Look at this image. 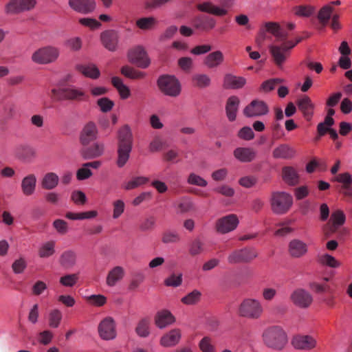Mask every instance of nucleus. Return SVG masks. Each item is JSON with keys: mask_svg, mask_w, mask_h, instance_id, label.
I'll return each mask as SVG.
<instances>
[{"mask_svg": "<svg viewBox=\"0 0 352 352\" xmlns=\"http://www.w3.org/2000/svg\"><path fill=\"white\" fill-rule=\"evenodd\" d=\"M133 138L130 128L124 126L118 131V167H123L128 162L132 151Z\"/></svg>", "mask_w": 352, "mask_h": 352, "instance_id": "nucleus-1", "label": "nucleus"}, {"mask_svg": "<svg viewBox=\"0 0 352 352\" xmlns=\"http://www.w3.org/2000/svg\"><path fill=\"white\" fill-rule=\"evenodd\" d=\"M264 344L274 350L280 351L288 342L285 331L280 327L274 326L265 329L263 333Z\"/></svg>", "mask_w": 352, "mask_h": 352, "instance_id": "nucleus-2", "label": "nucleus"}, {"mask_svg": "<svg viewBox=\"0 0 352 352\" xmlns=\"http://www.w3.org/2000/svg\"><path fill=\"white\" fill-rule=\"evenodd\" d=\"M239 315L241 317L251 319H259L264 311L261 302L256 298H245L239 307Z\"/></svg>", "mask_w": 352, "mask_h": 352, "instance_id": "nucleus-3", "label": "nucleus"}, {"mask_svg": "<svg viewBox=\"0 0 352 352\" xmlns=\"http://www.w3.org/2000/svg\"><path fill=\"white\" fill-rule=\"evenodd\" d=\"M272 210L276 214H283L289 211L293 204V199L286 192H274L270 198Z\"/></svg>", "mask_w": 352, "mask_h": 352, "instance_id": "nucleus-4", "label": "nucleus"}, {"mask_svg": "<svg viewBox=\"0 0 352 352\" xmlns=\"http://www.w3.org/2000/svg\"><path fill=\"white\" fill-rule=\"evenodd\" d=\"M59 56L58 48L52 46L41 47L32 55V60L40 65H46L54 62Z\"/></svg>", "mask_w": 352, "mask_h": 352, "instance_id": "nucleus-5", "label": "nucleus"}, {"mask_svg": "<svg viewBox=\"0 0 352 352\" xmlns=\"http://www.w3.org/2000/svg\"><path fill=\"white\" fill-rule=\"evenodd\" d=\"M295 46L292 41H287L283 42L280 45H271L269 47L270 52L272 55L274 63L278 67H281L289 56V51Z\"/></svg>", "mask_w": 352, "mask_h": 352, "instance_id": "nucleus-6", "label": "nucleus"}, {"mask_svg": "<svg viewBox=\"0 0 352 352\" xmlns=\"http://www.w3.org/2000/svg\"><path fill=\"white\" fill-rule=\"evenodd\" d=\"M223 8L215 6L211 2L206 1L197 5L198 10L214 14L215 16H224L228 10L224 8H230L233 6L234 0H219Z\"/></svg>", "mask_w": 352, "mask_h": 352, "instance_id": "nucleus-7", "label": "nucleus"}, {"mask_svg": "<svg viewBox=\"0 0 352 352\" xmlns=\"http://www.w3.org/2000/svg\"><path fill=\"white\" fill-rule=\"evenodd\" d=\"M269 107L265 102L258 99L253 100L243 111L246 118H258L269 113Z\"/></svg>", "mask_w": 352, "mask_h": 352, "instance_id": "nucleus-8", "label": "nucleus"}, {"mask_svg": "<svg viewBox=\"0 0 352 352\" xmlns=\"http://www.w3.org/2000/svg\"><path fill=\"white\" fill-rule=\"evenodd\" d=\"M36 4V0H10L5 6V12L8 14H16L33 9Z\"/></svg>", "mask_w": 352, "mask_h": 352, "instance_id": "nucleus-9", "label": "nucleus"}, {"mask_svg": "<svg viewBox=\"0 0 352 352\" xmlns=\"http://www.w3.org/2000/svg\"><path fill=\"white\" fill-rule=\"evenodd\" d=\"M128 58L131 63L144 69L148 67L151 63L144 48L140 45L129 51Z\"/></svg>", "mask_w": 352, "mask_h": 352, "instance_id": "nucleus-10", "label": "nucleus"}, {"mask_svg": "<svg viewBox=\"0 0 352 352\" xmlns=\"http://www.w3.org/2000/svg\"><path fill=\"white\" fill-rule=\"evenodd\" d=\"M99 336L104 340H112L117 336L116 322L113 318L106 317L98 324Z\"/></svg>", "mask_w": 352, "mask_h": 352, "instance_id": "nucleus-11", "label": "nucleus"}, {"mask_svg": "<svg viewBox=\"0 0 352 352\" xmlns=\"http://www.w3.org/2000/svg\"><path fill=\"white\" fill-rule=\"evenodd\" d=\"M257 256V254L253 249L243 248L235 250L228 256V261L230 264L248 263Z\"/></svg>", "mask_w": 352, "mask_h": 352, "instance_id": "nucleus-12", "label": "nucleus"}, {"mask_svg": "<svg viewBox=\"0 0 352 352\" xmlns=\"http://www.w3.org/2000/svg\"><path fill=\"white\" fill-rule=\"evenodd\" d=\"M239 223L236 214H232L220 218L216 223V230L221 234H226L234 230Z\"/></svg>", "mask_w": 352, "mask_h": 352, "instance_id": "nucleus-13", "label": "nucleus"}, {"mask_svg": "<svg viewBox=\"0 0 352 352\" xmlns=\"http://www.w3.org/2000/svg\"><path fill=\"white\" fill-rule=\"evenodd\" d=\"M100 41L104 48L115 52L118 48L119 34L113 30H105L100 34Z\"/></svg>", "mask_w": 352, "mask_h": 352, "instance_id": "nucleus-14", "label": "nucleus"}, {"mask_svg": "<svg viewBox=\"0 0 352 352\" xmlns=\"http://www.w3.org/2000/svg\"><path fill=\"white\" fill-rule=\"evenodd\" d=\"M83 96L80 89H52V97L56 100H81Z\"/></svg>", "mask_w": 352, "mask_h": 352, "instance_id": "nucleus-15", "label": "nucleus"}, {"mask_svg": "<svg viewBox=\"0 0 352 352\" xmlns=\"http://www.w3.org/2000/svg\"><path fill=\"white\" fill-rule=\"evenodd\" d=\"M291 299L295 305L300 308L309 307L313 301L311 294L302 289L295 290L291 295Z\"/></svg>", "mask_w": 352, "mask_h": 352, "instance_id": "nucleus-16", "label": "nucleus"}, {"mask_svg": "<svg viewBox=\"0 0 352 352\" xmlns=\"http://www.w3.org/2000/svg\"><path fill=\"white\" fill-rule=\"evenodd\" d=\"M68 4L74 11L85 14L92 12L96 8L94 0H69Z\"/></svg>", "mask_w": 352, "mask_h": 352, "instance_id": "nucleus-17", "label": "nucleus"}, {"mask_svg": "<svg viewBox=\"0 0 352 352\" xmlns=\"http://www.w3.org/2000/svg\"><path fill=\"white\" fill-rule=\"evenodd\" d=\"M308 252L307 243L300 239H292L288 245V252L293 258H300Z\"/></svg>", "mask_w": 352, "mask_h": 352, "instance_id": "nucleus-18", "label": "nucleus"}, {"mask_svg": "<svg viewBox=\"0 0 352 352\" xmlns=\"http://www.w3.org/2000/svg\"><path fill=\"white\" fill-rule=\"evenodd\" d=\"M192 24L195 29L208 32L214 28L216 21L209 16L200 14L194 18Z\"/></svg>", "mask_w": 352, "mask_h": 352, "instance_id": "nucleus-19", "label": "nucleus"}, {"mask_svg": "<svg viewBox=\"0 0 352 352\" xmlns=\"http://www.w3.org/2000/svg\"><path fill=\"white\" fill-rule=\"evenodd\" d=\"M297 105L299 110L302 113L303 117L307 121L311 120L314 113L315 105L307 96H302L297 101Z\"/></svg>", "mask_w": 352, "mask_h": 352, "instance_id": "nucleus-20", "label": "nucleus"}, {"mask_svg": "<svg viewBox=\"0 0 352 352\" xmlns=\"http://www.w3.org/2000/svg\"><path fill=\"white\" fill-rule=\"evenodd\" d=\"M292 345L295 349L309 350L316 346V340L309 336H298L293 338Z\"/></svg>", "mask_w": 352, "mask_h": 352, "instance_id": "nucleus-21", "label": "nucleus"}, {"mask_svg": "<svg viewBox=\"0 0 352 352\" xmlns=\"http://www.w3.org/2000/svg\"><path fill=\"white\" fill-rule=\"evenodd\" d=\"M234 156L241 162H250L256 156V152L250 147H239L234 151Z\"/></svg>", "mask_w": 352, "mask_h": 352, "instance_id": "nucleus-22", "label": "nucleus"}, {"mask_svg": "<svg viewBox=\"0 0 352 352\" xmlns=\"http://www.w3.org/2000/svg\"><path fill=\"white\" fill-rule=\"evenodd\" d=\"M272 155L276 159H291L296 155V151L289 144H282L273 150Z\"/></svg>", "mask_w": 352, "mask_h": 352, "instance_id": "nucleus-23", "label": "nucleus"}, {"mask_svg": "<svg viewBox=\"0 0 352 352\" xmlns=\"http://www.w3.org/2000/svg\"><path fill=\"white\" fill-rule=\"evenodd\" d=\"M224 60L223 53L217 50L208 54L204 59V64L209 69L219 67Z\"/></svg>", "mask_w": 352, "mask_h": 352, "instance_id": "nucleus-24", "label": "nucleus"}, {"mask_svg": "<svg viewBox=\"0 0 352 352\" xmlns=\"http://www.w3.org/2000/svg\"><path fill=\"white\" fill-rule=\"evenodd\" d=\"M96 135L97 129L95 124L89 122L84 126L81 132L80 142L83 145H87L96 139Z\"/></svg>", "mask_w": 352, "mask_h": 352, "instance_id": "nucleus-25", "label": "nucleus"}, {"mask_svg": "<svg viewBox=\"0 0 352 352\" xmlns=\"http://www.w3.org/2000/svg\"><path fill=\"white\" fill-rule=\"evenodd\" d=\"M175 317L168 310L158 311L155 316V324L160 329H163L174 323Z\"/></svg>", "mask_w": 352, "mask_h": 352, "instance_id": "nucleus-26", "label": "nucleus"}, {"mask_svg": "<svg viewBox=\"0 0 352 352\" xmlns=\"http://www.w3.org/2000/svg\"><path fill=\"white\" fill-rule=\"evenodd\" d=\"M239 103L240 100L236 96H231L228 99L226 112L229 121L233 122L236 120Z\"/></svg>", "mask_w": 352, "mask_h": 352, "instance_id": "nucleus-27", "label": "nucleus"}, {"mask_svg": "<svg viewBox=\"0 0 352 352\" xmlns=\"http://www.w3.org/2000/svg\"><path fill=\"white\" fill-rule=\"evenodd\" d=\"M246 83V80L241 76L227 74L223 78L224 88H241Z\"/></svg>", "mask_w": 352, "mask_h": 352, "instance_id": "nucleus-28", "label": "nucleus"}, {"mask_svg": "<svg viewBox=\"0 0 352 352\" xmlns=\"http://www.w3.org/2000/svg\"><path fill=\"white\" fill-rule=\"evenodd\" d=\"M283 179L290 186H295L299 182V175L295 168L285 166L282 169Z\"/></svg>", "mask_w": 352, "mask_h": 352, "instance_id": "nucleus-29", "label": "nucleus"}, {"mask_svg": "<svg viewBox=\"0 0 352 352\" xmlns=\"http://www.w3.org/2000/svg\"><path fill=\"white\" fill-rule=\"evenodd\" d=\"M181 338V332L179 329H173L162 337L160 343L165 347L176 345Z\"/></svg>", "mask_w": 352, "mask_h": 352, "instance_id": "nucleus-30", "label": "nucleus"}, {"mask_svg": "<svg viewBox=\"0 0 352 352\" xmlns=\"http://www.w3.org/2000/svg\"><path fill=\"white\" fill-rule=\"evenodd\" d=\"M77 70L86 77L96 79L100 76V71L93 63L82 64L76 66Z\"/></svg>", "mask_w": 352, "mask_h": 352, "instance_id": "nucleus-31", "label": "nucleus"}, {"mask_svg": "<svg viewBox=\"0 0 352 352\" xmlns=\"http://www.w3.org/2000/svg\"><path fill=\"white\" fill-rule=\"evenodd\" d=\"M157 85L159 88H180L181 87L178 79L175 76L168 74L160 76Z\"/></svg>", "mask_w": 352, "mask_h": 352, "instance_id": "nucleus-32", "label": "nucleus"}, {"mask_svg": "<svg viewBox=\"0 0 352 352\" xmlns=\"http://www.w3.org/2000/svg\"><path fill=\"white\" fill-rule=\"evenodd\" d=\"M265 29L272 34L277 41H284L288 36L287 33L278 23L269 22L265 23Z\"/></svg>", "mask_w": 352, "mask_h": 352, "instance_id": "nucleus-33", "label": "nucleus"}, {"mask_svg": "<svg viewBox=\"0 0 352 352\" xmlns=\"http://www.w3.org/2000/svg\"><path fill=\"white\" fill-rule=\"evenodd\" d=\"M104 152V146L95 144L92 147L87 148L81 151V155L85 160L93 159L101 155Z\"/></svg>", "mask_w": 352, "mask_h": 352, "instance_id": "nucleus-34", "label": "nucleus"}, {"mask_svg": "<svg viewBox=\"0 0 352 352\" xmlns=\"http://www.w3.org/2000/svg\"><path fill=\"white\" fill-rule=\"evenodd\" d=\"M36 178L34 175H29L23 178L21 188L23 194L30 195L34 193L36 188Z\"/></svg>", "mask_w": 352, "mask_h": 352, "instance_id": "nucleus-35", "label": "nucleus"}, {"mask_svg": "<svg viewBox=\"0 0 352 352\" xmlns=\"http://www.w3.org/2000/svg\"><path fill=\"white\" fill-rule=\"evenodd\" d=\"M124 274V271L122 267H113L107 275V284L111 287L114 286L118 281L123 278Z\"/></svg>", "mask_w": 352, "mask_h": 352, "instance_id": "nucleus-36", "label": "nucleus"}, {"mask_svg": "<svg viewBox=\"0 0 352 352\" xmlns=\"http://www.w3.org/2000/svg\"><path fill=\"white\" fill-rule=\"evenodd\" d=\"M318 263L322 265L331 267L338 268L341 266V263L334 256L329 254H323L318 256Z\"/></svg>", "mask_w": 352, "mask_h": 352, "instance_id": "nucleus-37", "label": "nucleus"}, {"mask_svg": "<svg viewBox=\"0 0 352 352\" xmlns=\"http://www.w3.org/2000/svg\"><path fill=\"white\" fill-rule=\"evenodd\" d=\"M58 176L54 173H48L43 178L42 186L45 189L51 190L56 187L58 184Z\"/></svg>", "mask_w": 352, "mask_h": 352, "instance_id": "nucleus-38", "label": "nucleus"}, {"mask_svg": "<svg viewBox=\"0 0 352 352\" xmlns=\"http://www.w3.org/2000/svg\"><path fill=\"white\" fill-rule=\"evenodd\" d=\"M63 318L61 311L58 309H52L48 314V324L52 328H58Z\"/></svg>", "mask_w": 352, "mask_h": 352, "instance_id": "nucleus-39", "label": "nucleus"}, {"mask_svg": "<svg viewBox=\"0 0 352 352\" xmlns=\"http://www.w3.org/2000/svg\"><path fill=\"white\" fill-rule=\"evenodd\" d=\"M76 254L71 250L63 252L60 258V263L64 267H71L76 263Z\"/></svg>", "mask_w": 352, "mask_h": 352, "instance_id": "nucleus-40", "label": "nucleus"}, {"mask_svg": "<svg viewBox=\"0 0 352 352\" xmlns=\"http://www.w3.org/2000/svg\"><path fill=\"white\" fill-rule=\"evenodd\" d=\"M332 11V7L329 5L323 6L320 10L318 14V19L322 26H326L328 24Z\"/></svg>", "mask_w": 352, "mask_h": 352, "instance_id": "nucleus-41", "label": "nucleus"}, {"mask_svg": "<svg viewBox=\"0 0 352 352\" xmlns=\"http://www.w3.org/2000/svg\"><path fill=\"white\" fill-rule=\"evenodd\" d=\"M330 221L332 223L333 227L334 228H338L344 223L346 221V217L342 210H337L332 212Z\"/></svg>", "mask_w": 352, "mask_h": 352, "instance_id": "nucleus-42", "label": "nucleus"}, {"mask_svg": "<svg viewBox=\"0 0 352 352\" xmlns=\"http://www.w3.org/2000/svg\"><path fill=\"white\" fill-rule=\"evenodd\" d=\"M55 242L47 241L43 243L38 252L39 256L41 258H47L54 254L55 252Z\"/></svg>", "mask_w": 352, "mask_h": 352, "instance_id": "nucleus-43", "label": "nucleus"}, {"mask_svg": "<svg viewBox=\"0 0 352 352\" xmlns=\"http://www.w3.org/2000/svg\"><path fill=\"white\" fill-rule=\"evenodd\" d=\"M148 178L143 176L135 177L124 184V188L126 190H131L140 186L148 182Z\"/></svg>", "mask_w": 352, "mask_h": 352, "instance_id": "nucleus-44", "label": "nucleus"}, {"mask_svg": "<svg viewBox=\"0 0 352 352\" xmlns=\"http://www.w3.org/2000/svg\"><path fill=\"white\" fill-rule=\"evenodd\" d=\"M157 23L154 17H143L136 21V25L141 30L151 29Z\"/></svg>", "mask_w": 352, "mask_h": 352, "instance_id": "nucleus-45", "label": "nucleus"}, {"mask_svg": "<svg viewBox=\"0 0 352 352\" xmlns=\"http://www.w3.org/2000/svg\"><path fill=\"white\" fill-rule=\"evenodd\" d=\"M283 79L282 78H271L264 81L261 88H287V86L283 83Z\"/></svg>", "mask_w": 352, "mask_h": 352, "instance_id": "nucleus-46", "label": "nucleus"}, {"mask_svg": "<svg viewBox=\"0 0 352 352\" xmlns=\"http://www.w3.org/2000/svg\"><path fill=\"white\" fill-rule=\"evenodd\" d=\"M149 322L146 319H142L140 320L135 329L137 334L140 337H147L149 335L148 330Z\"/></svg>", "mask_w": 352, "mask_h": 352, "instance_id": "nucleus-47", "label": "nucleus"}, {"mask_svg": "<svg viewBox=\"0 0 352 352\" xmlns=\"http://www.w3.org/2000/svg\"><path fill=\"white\" fill-rule=\"evenodd\" d=\"M201 293L197 290H194L182 298L184 304L191 305L199 301Z\"/></svg>", "mask_w": 352, "mask_h": 352, "instance_id": "nucleus-48", "label": "nucleus"}, {"mask_svg": "<svg viewBox=\"0 0 352 352\" xmlns=\"http://www.w3.org/2000/svg\"><path fill=\"white\" fill-rule=\"evenodd\" d=\"M294 11L297 16L308 17L314 13V9L310 6L303 5L295 7Z\"/></svg>", "mask_w": 352, "mask_h": 352, "instance_id": "nucleus-49", "label": "nucleus"}, {"mask_svg": "<svg viewBox=\"0 0 352 352\" xmlns=\"http://www.w3.org/2000/svg\"><path fill=\"white\" fill-rule=\"evenodd\" d=\"M238 137L243 140L250 141L254 138L255 135L252 129L250 126L242 127L237 133Z\"/></svg>", "mask_w": 352, "mask_h": 352, "instance_id": "nucleus-50", "label": "nucleus"}, {"mask_svg": "<svg viewBox=\"0 0 352 352\" xmlns=\"http://www.w3.org/2000/svg\"><path fill=\"white\" fill-rule=\"evenodd\" d=\"M122 74L127 78L136 79L143 76V74L131 67L124 66L121 69Z\"/></svg>", "mask_w": 352, "mask_h": 352, "instance_id": "nucleus-51", "label": "nucleus"}, {"mask_svg": "<svg viewBox=\"0 0 352 352\" xmlns=\"http://www.w3.org/2000/svg\"><path fill=\"white\" fill-rule=\"evenodd\" d=\"M78 276L76 274H67L60 278V283L65 287H73L78 281Z\"/></svg>", "mask_w": 352, "mask_h": 352, "instance_id": "nucleus-52", "label": "nucleus"}, {"mask_svg": "<svg viewBox=\"0 0 352 352\" xmlns=\"http://www.w3.org/2000/svg\"><path fill=\"white\" fill-rule=\"evenodd\" d=\"M333 180L342 184V188L348 187L352 184V176L349 173L339 174L333 179Z\"/></svg>", "mask_w": 352, "mask_h": 352, "instance_id": "nucleus-53", "label": "nucleus"}, {"mask_svg": "<svg viewBox=\"0 0 352 352\" xmlns=\"http://www.w3.org/2000/svg\"><path fill=\"white\" fill-rule=\"evenodd\" d=\"M199 346L202 352H216L215 347L208 337H204L200 341Z\"/></svg>", "mask_w": 352, "mask_h": 352, "instance_id": "nucleus-54", "label": "nucleus"}, {"mask_svg": "<svg viewBox=\"0 0 352 352\" xmlns=\"http://www.w3.org/2000/svg\"><path fill=\"white\" fill-rule=\"evenodd\" d=\"M53 226L60 234H65L69 230L67 223L63 219H56L54 221Z\"/></svg>", "mask_w": 352, "mask_h": 352, "instance_id": "nucleus-55", "label": "nucleus"}, {"mask_svg": "<svg viewBox=\"0 0 352 352\" xmlns=\"http://www.w3.org/2000/svg\"><path fill=\"white\" fill-rule=\"evenodd\" d=\"M193 81L199 87H208L210 83V78L206 74H197L194 76Z\"/></svg>", "mask_w": 352, "mask_h": 352, "instance_id": "nucleus-56", "label": "nucleus"}, {"mask_svg": "<svg viewBox=\"0 0 352 352\" xmlns=\"http://www.w3.org/2000/svg\"><path fill=\"white\" fill-rule=\"evenodd\" d=\"M72 200L78 205H83L87 201L85 194L81 190H75L71 196Z\"/></svg>", "mask_w": 352, "mask_h": 352, "instance_id": "nucleus-57", "label": "nucleus"}, {"mask_svg": "<svg viewBox=\"0 0 352 352\" xmlns=\"http://www.w3.org/2000/svg\"><path fill=\"white\" fill-rule=\"evenodd\" d=\"M92 175V172L85 164L82 167L79 168L76 172V178L79 181L85 180L89 178Z\"/></svg>", "mask_w": 352, "mask_h": 352, "instance_id": "nucleus-58", "label": "nucleus"}, {"mask_svg": "<svg viewBox=\"0 0 352 352\" xmlns=\"http://www.w3.org/2000/svg\"><path fill=\"white\" fill-rule=\"evenodd\" d=\"M334 123L330 122V120L325 119L324 120L318 124L317 131L320 136H323L333 125Z\"/></svg>", "mask_w": 352, "mask_h": 352, "instance_id": "nucleus-59", "label": "nucleus"}, {"mask_svg": "<svg viewBox=\"0 0 352 352\" xmlns=\"http://www.w3.org/2000/svg\"><path fill=\"white\" fill-rule=\"evenodd\" d=\"M188 182L192 185L204 187L207 185V182L200 176L192 173L189 175Z\"/></svg>", "mask_w": 352, "mask_h": 352, "instance_id": "nucleus-60", "label": "nucleus"}, {"mask_svg": "<svg viewBox=\"0 0 352 352\" xmlns=\"http://www.w3.org/2000/svg\"><path fill=\"white\" fill-rule=\"evenodd\" d=\"M89 302L94 306L101 307L107 302V298L103 295H91L88 297Z\"/></svg>", "mask_w": 352, "mask_h": 352, "instance_id": "nucleus-61", "label": "nucleus"}, {"mask_svg": "<svg viewBox=\"0 0 352 352\" xmlns=\"http://www.w3.org/2000/svg\"><path fill=\"white\" fill-rule=\"evenodd\" d=\"M98 104L103 112L109 111L113 107V102L106 98L99 99Z\"/></svg>", "mask_w": 352, "mask_h": 352, "instance_id": "nucleus-62", "label": "nucleus"}, {"mask_svg": "<svg viewBox=\"0 0 352 352\" xmlns=\"http://www.w3.org/2000/svg\"><path fill=\"white\" fill-rule=\"evenodd\" d=\"M182 274H173L165 280V285L171 287H178L182 284Z\"/></svg>", "mask_w": 352, "mask_h": 352, "instance_id": "nucleus-63", "label": "nucleus"}, {"mask_svg": "<svg viewBox=\"0 0 352 352\" xmlns=\"http://www.w3.org/2000/svg\"><path fill=\"white\" fill-rule=\"evenodd\" d=\"M81 25L89 27L91 29H97L100 26V23L94 19L82 18L79 20Z\"/></svg>", "mask_w": 352, "mask_h": 352, "instance_id": "nucleus-64", "label": "nucleus"}]
</instances>
